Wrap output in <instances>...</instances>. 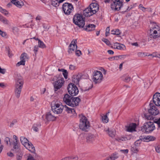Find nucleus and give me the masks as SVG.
I'll return each mask as SVG.
<instances>
[{
  "label": "nucleus",
  "instance_id": "1",
  "mask_svg": "<svg viewBox=\"0 0 160 160\" xmlns=\"http://www.w3.org/2000/svg\"><path fill=\"white\" fill-rule=\"evenodd\" d=\"M63 100L67 105L73 108L78 105L80 99L78 97H73L66 94L64 95Z\"/></svg>",
  "mask_w": 160,
  "mask_h": 160
},
{
  "label": "nucleus",
  "instance_id": "2",
  "mask_svg": "<svg viewBox=\"0 0 160 160\" xmlns=\"http://www.w3.org/2000/svg\"><path fill=\"white\" fill-rule=\"evenodd\" d=\"M79 127L81 130L87 132L90 127V124L88 119L83 114L79 115Z\"/></svg>",
  "mask_w": 160,
  "mask_h": 160
},
{
  "label": "nucleus",
  "instance_id": "3",
  "mask_svg": "<svg viewBox=\"0 0 160 160\" xmlns=\"http://www.w3.org/2000/svg\"><path fill=\"white\" fill-rule=\"evenodd\" d=\"M23 84V80L21 76L16 78L14 91L16 96L18 98L20 96Z\"/></svg>",
  "mask_w": 160,
  "mask_h": 160
},
{
  "label": "nucleus",
  "instance_id": "4",
  "mask_svg": "<svg viewBox=\"0 0 160 160\" xmlns=\"http://www.w3.org/2000/svg\"><path fill=\"white\" fill-rule=\"evenodd\" d=\"M73 23L79 28H83L85 25V18L82 15L76 14L73 18Z\"/></svg>",
  "mask_w": 160,
  "mask_h": 160
},
{
  "label": "nucleus",
  "instance_id": "5",
  "mask_svg": "<svg viewBox=\"0 0 160 160\" xmlns=\"http://www.w3.org/2000/svg\"><path fill=\"white\" fill-rule=\"evenodd\" d=\"M56 78H57L56 81L54 82L53 84L54 87L55 92L60 89L64 83V78L62 77V75L58 76H57Z\"/></svg>",
  "mask_w": 160,
  "mask_h": 160
},
{
  "label": "nucleus",
  "instance_id": "6",
  "mask_svg": "<svg viewBox=\"0 0 160 160\" xmlns=\"http://www.w3.org/2000/svg\"><path fill=\"white\" fill-rule=\"evenodd\" d=\"M64 106L62 104L58 103H55L52 102L51 104V109L52 111L56 114L61 113L64 109Z\"/></svg>",
  "mask_w": 160,
  "mask_h": 160
},
{
  "label": "nucleus",
  "instance_id": "7",
  "mask_svg": "<svg viewBox=\"0 0 160 160\" xmlns=\"http://www.w3.org/2000/svg\"><path fill=\"white\" fill-rule=\"evenodd\" d=\"M112 2L111 4L112 10L119 11L123 5V0H112Z\"/></svg>",
  "mask_w": 160,
  "mask_h": 160
},
{
  "label": "nucleus",
  "instance_id": "8",
  "mask_svg": "<svg viewBox=\"0 0 160 160\" xmlns=\"http://www.w3.org/2000/svg\"><path fill=\"white\" fill-rule=\"evenodd\" d=\"M155 128V127L153 122H148L144 124L142 128V130L146 132H151L153 131Z\"/></svg>",
  "mask_w": 160,
  "mask_h": 160
},
{
  "label": "nucleus",
  "instance_id": "9",
  "mask_svg": "<svg viewBox=\"0 0 160 160\" xmlns=\"http://www.w3.org/2000/svg\"><path fill=\"white\" fill-rule=\"evenodd\" d=\"M147 111L151 115L154 116L157 115L159 113V108L152 103H150Z\"/></svg>",
  "mask_w": 160,
  "mask_h": 160
},
{
  "label": "nucleus",
  "instance_id": "10",
  "mask_svg": "<svg viewBox=\"0 0 160 160\" xmlns=\"http://www.w3.org/2000/svg\"><path fill=\"white\" fill-rule=\"evenodd\" d=\"M68 90L69 94L72 96L77 95L78 93V88L74 84L69 83L68 87Z\"/></svg>",
  "mask_w": 160,
  "mask_h": 160
},
{
  "label": "nucleus",
  "instance_id": "11",
  "mask_svg": "<svg viewBox=\"0 0 160 160\" xmlns=\"http://www.w3.org/2000/svg\"><path fill=\"white\" fill-rule=\"evenodd\" d=\"M148 36L150 38L154 39L159 37H160V28L150 29L148 32Z\"/></svg>",
  "mask_w": 160,
  "mask_h": 160
},
{
  "label": "nucleus",
  "instance_id": "12",
  "mask_svg": "<svg viewBox=\"0 0 160 160\" xmlns=\"http://www.w3.org/2000/svg\"><path fill=\"white\" fill-rule=\"evenodd\" d=\"M102 78L103 75L102 73L100 71H97L93 75L92 80L94 82L97 84L100 83Z\"/></svg>",
  "mask_w": 160,
  "mask_h": 160
},
{
  "label": "nucleus",
  "instance_id": "13",
  "mask_svg": "<svg viewBox=\"0 0 160 160\" xmlns=\"http://www.w3.org/2000/svg\"><path fill=\"white\" fill-rule=\"evenodd\" d=\"M73 9V7L71 3L66 2L62 5L63 11L66 15L70 14Z\"/></svg>",
  "mask_w": 160,
  "mask_h": 160
},
{
  "label": "nucleus",
  "instance_id": "14",
  "mask_svg": "<svg viewBox=\"0 0 160 160\" xmlns=\"http://www.w3.org/2000/svg\"><path fill=\"white\" fill-rule=\"evenodd\" d=\"M77 41L76 39H73L71 42L68 47V52L69 53H72L74 52L77 49V46L76 44Z\"/></svg>",
  "mask_w": 160,
  "mask_h": 160
},
{
  "label": "nucleus",
  "instance_id": "15",
  "mask_svg": "<svg viewBox=\"0 0 160 160\" xmlns=\"http://www.w3.org/2000/svg\"><path fill=\"white\" fill-rule=\"evenodd\" d=\"M84 78V75L82 73H80L77 75H73L72 78V79L73 82L76 84H78L80 79Z\"/></svg>",
  "mask_w": 160,
  "mask_h": 160
},
{
  "label": "nucleus",
  "instance_id": "16",
  "mask_svg": "<svg viewBox=\"0 0 160 160\" xmlns=\"http://www.w3.org/2000/svg\"><path fill=\"white\" fill-rule=\"evenodd\" d=\"M152 100L156 106H160V93H156L153 96Z\"/></svg>",
  "mask_w": 160,
  "mask_h": 160
},
{
  "label": "nucleus",
  "instance_id": "17",
  "mask_svg": "<svg viewBox=\"0 0 160 160\" xmlns=\"http://www.w3.org/2000/svg\"><path fill=\"white\" fill-rule=\"evenodd\" d=\"M12 144L13 146L12 149V151L15 153H20L21 150L19 144L17 141H13Z\"/></svg>",
  "mask_w": 160,
  "mask_h": 160
},
{
  "label": "nucleus",
  "instance_id": "18",
  "mask_svg": "<svg viewBox=\"0 0 160 160\" xmlns=\"http://www.w3.org/2000/svg\"><path fill=\"white\" fill-rule=\"evenodd\" d=\"M112 48L114 49H117L120 50H124L125 48V46L122 44L118 42L113 43L112 46Z\"/></svg>",
  "mask_w": 160,
  "mask_h": 160
},
{
  "label": "nucleus",
  "instance_id": "19",
  "mask_svg": "<svg viewBox=\"0 0 160 160\" xmlns=\"http://www.w3.org/2000/svg\"><path fill=\"white\" fill-rule=\"evenodd\" d=\"M83 15L87 17H90L94 14L89 6L83 10Z\"/></svg>",
  "mask_w": 160,
  "mask_h": 160
},
{
  "label": "nucleus",
  "instance_id": "20",
  "mask_svg": "<svg viewBox=\"0 0 160 160\" xmlns=\"http://www.w3.org/2000/svg\"><path fill=\"white\" fill-rule=\"evenodd\" d=\"M89 7L94 14L99 10V6L96 3H92L89 5Z\"/></svg>",
  "mask_w": 160,
  "mask_h": 160
},
{
  "label": "nucleus",
  "instance_id": "21",
  "mask_svg": "<svg viewBox=\"0 0 160 160\" xmlns=\"http://www.w3.org/2000/svg\"><path fill=\"white\" fill-rule=\"evenodd\" d=\"M25 147L29 151L34 153V154H35V148L31 142H29L27 145H26Z\"/></svg>",
  "mask_w": 160,
  "mask_h": 160
},
{
  "label": "nucleus",
  "instance_id": "22",
  "mask_svg": "<svg viewBox=\"0 0 160 160\" xmlns=\"http://www.w3.org/2000/svg\"><path fill=\"white\" fill-rule=\"evenodd\" d=\"M143 111L144 118L146 120H152L153 119V117L152 115H150L149 113H146V112L148 111H147V109L146 108H144Z\"/></svg>",
  "mask_w": 160,
  "mask_h": 160
},
{
  "label": "nucleus",
  "instance_id": "23",
  "mask_svg": "<svg viewBox=\"0 0 160 160\" xmlns=\"http://www.w3.org/2000/svg\"><path fill=\"white\" fill-rule=\"evenodd\" d=\"M137 125L134 123H131L127 127V131L129 132H132L135 131Z\"/></svg>",
  "mask_w": 160,
  "mask_h": 160
},
{
  "label": "nucleus",
  "instance_id": "24",
  "mask_svg": "<svg viewBox=\"0 0 160 160\" xmlns=\"http://www.w3.org/2000/svg\"><path fill=\"white\" fill-rule=\"evenodd\" d=\"M95 139L96 137L94 135L89 134L86 137V141L88 143H92L95 141Z\"/></svg>",
  "mask_w": 160,
  "mask_h": 160
},
{
  "label": "nucleus",
  "instance_id": "25",
  "mask_svg": "<svg viewBox=\"0 0 160 160\" xmlns=\"http://www.w3.org/2000/svg\"><path fill=\"white\" fill-rule=\"evenodd\" d=\"M104 131L108 134L110 137L112 138L114 137L116 134V131L114 129L109 130V128H105Z\"/></svg>",
  "mask_w": 160,
  "mask_h": 160
},
{
  "label": "nucleus",
  "instance_id": "26",
  "mask_svg": "<svg viewBox=\"0 0 160 160\" xmlns=\"http://www.w3.org/2000/svg\"><path fill=\"white\" fill-rule=\"evenodd\" d=\"M46 118L48 121H53L55 120L56 117L49 112L46 114Z\"/></svg>",
  "mask_w": 160,
  "mask_h": 160
},
{
  "label": "nucleus",
  "instance_id": "27",
  "mask_svg": "<svg viewBox=\"0 0 160 160\" xmlns=\"http://www.w3.org/2000/svg\"><path fill=\"white\" fill-rule=\"evenodd\" d=\"M96 26L93 24H89L87 26L84 27V29L85 30L89 32L94 30L95 29Z\"/></svg>",
  "mask_w": 160,
  "mask_h": 160
},
{
  "label": "nucleus",
  "instance_id": "28",
  "mask_svg": "<svg viewBox=\"0 0 160 160\" xmlns=\"http://www.w3.org/2000/svg\"><path fill=\"white\" fill-rule=\"evenodd\" d=\"M64 110L66 111L67 113H71L73 114H75L76 115V113L75 112V111L74 109L72 108H69L67 107L66 105H65L64 106Z\"/></svg>",
  "mask_w": 160,
  "mask_h": 160
},
{
  "label": "nucleus",
  "instance_id": "29",
  "mask_svg": "<svg viewBox=\"0 0 160 160\" xmlns=\"http://www.w3.org/2000/svg\"><path fill=\"white\" fill-rule=\"evenodd\" d=\"M20 140L22 144L25 147L26 145H27L28 143L30 142L27 138L24 137H21Z\"/></svg>",
  "mask_w": 160,
  "mask_h": 160
},
{
  "label": "nucleus",
  "instance_id": "30",
  "mask_svg": "<svg viewBox=\"0 0 160 160\" xmlns=\"http://www.w3.org/2000/svg\"><path fill=\"white\" fill-rule=\"evenodd\" d=\"M41 125L40 123H37L33 124L32 126V129L33 130L37 132L38 131L39 129L40 128Z\"/></svg>",
  "mask_w": 160,
  "mask_h": 160
},
{
  "label": "nucleus",
  "instance_id": "31",
  "mask_svg": "<svg viewBox=\"0 0 160 160\" xmlns=\"http://www.w3.org/2000/svg\"><path fill=\"white\" fill-rule=\"evenodd\" d=\"M11 2L18 7L20 8L21 7L22 5L20 4V2L17 0H12L11 1Z\"/></svg>",
  "mask_w": 160,
  "mask_h": 160
},
{
  "label": "nucleus",
  "instance_id": "32",
  "mask_svg": "<svg viewBox=\"0 0 160 160\" xmlns=\"http://www.w3.org/2000/svg\"><path fill=\"white\" fill-rule=\"evenodd\" d=\"M35 154H34V153L33 154V155H32L30 154H28L27 156V159L26 160H35L34 157L35 156Z\"/></svg>",
  "mask_w": 160,
  "mask_h": 160
},
{
  "label": "nucleus",
  "instance_id": "33",
  "mask_svg": "<svg viewBox=\"0 0 160 160\" xmlns=\"http://www.w3.org/2000/svg\"><path fill=\"white\" fill-rule=\"evenodd\" d=\"M38 47L42 48H46V45L44 44V42L41 40H39L38 42Z\"/></svg>",
  "mask_w": 160,
  "mask_h": 160
},
{
  "label": "nucleus",
  "instance_id": "34",
  "mask_svg": "<svg viewBox=\"0 0 160 160\" xmlns=\"http://www.w3.org/2000/svg\"><path fill=\"white\" fill-rule=\"evenodd\" d=\"M122 78L123 80L126 82H128L131 79L129 75H123L122 76Z\"/></svg>",
  "mask_w": 160,
  "mask_h": 160
},
{
  "label": "nucleus",
  "instance_id": "35",
  "mask_svg": "<svg viewBox=\"0 0 160 160\" xmlns=\"http://www.w3.org/2000/svg\"><path fill=\"white\" fill-rule=\"evenodd\" d=\"M28 59L27 54L25 52L23 53L20 56V60H25Z\"/></svg>",
  "mask_w": 160,
  "mask_h": 160
},
{
  "label": "nucleus",
  "instance_id": "36",
  "mask_svg": "<svg viewBox=\"0 0 160 160\" xmlns=\"http://www.w3.org/2000/svg\"><path fill=\"white\" fill-rule=\"evenodd\" d=\"M160 28V27L157 25L155 22H152L151 23L150 29H157V28Z\"/></svg>",
  "mask_w": 160,
  "mask_h": 160
},
{
  "label": "nucleus",
  "instance_id": "37",
  "mask_svg": "<svg viewBox=\"0 0 160 160\" xmlns=\"http://www.w3.org/2000/svg\"><path fill=\"white\" fill-rule=\"evenodd\" d=\"M61 71L62 72V74L63 75L64 78L67 79L68 78V72L67 70L63 69H61Z\"/></svg>",
  "mask_w": 160,
  "mask_h": 160
},
{
  "label": "nucleus",
  "instance_id": "38",
  "mask_svg": "<svg viewBox=\"0 0 160 160\" xmlns=\"http://www.w3.org/2000/svg\"><path fill=\"white\" fill-rule=\"evenodd\" d=\"M111 33L113 35H119L120 34V32L119 29H116L115 30H112L111 31Z\"/></svg>",
  "mask_w": 160,
  "mask_h": 160
},
{
  "label": "nucleus",
  "instance_id": "39",
  "mask_svg": "<svg viewBox=\"0 0 160 160\" xmlns=\"http://www.w3.org/2000/svg\"><path fill=\"white\" fill-rule=\"evenodd\" d=\"M118 158L117 154L116 153H114L111 155V156L110 157L111 160H115Z\"/></svg>",
  "mask_w": 160,
  "mask_h": 160
},
{
  "label": "nucleus",
  "instance_id": "40",
  "mask_svg": "<svg viewBox=\"0 0 160 160\" xmlns=\"http://www.w3.org/2000/svg\"><path fill=\"white\" fill-rule=\"evenodd\" d=\"M102 119L103 122L105 123H107L108 121V119L107 115H104L102 116Z\"/></svg>",
  "mask_w": 160,
  "mask_h": 160
},
{
  "label": "nucleus",
  "instance_id": "41",
  "mask_svg": "<svg viewBox=\"0 0 160 160\" xmlns=\"http://www.w3.org/2000/svg\"><path fill=\"white\" fill-rule=\"evenodd\" d=\"M12 31L14 34H17L19 32V29L17 27H13L12 28Z\"/></svg>",
  "mask_w": 160,
  "mask_h": 160
},
{
  "label": "nucleus",
  "instance_id": "42",
  "mask_svg": "<svg viewBox=\"0 0 160 160\" xmlns=\"http://www.w3.org/2000/svg\"><path fill=\"white\" fill-rule=\"evenodd\" d=\"M21 61L20 62H18L16 64V66H19L20 65H24L25 64V61L22 60H20Z\"/></svg>",
  "mask_w": 160,
  "mask_h": 160
},
{
  "label": "nucleus",
  "instance_id": "43",
  "mask_svg": "<svg viewBox=\"0 0 160 160\" xmlns=\"http://www.w3.org/2000/svg\"><path fill=\"white\" fill-rule=\"evenodd\" d=\"M144 138L146 140H147V142H148L154 140L155 139V138L151 136L149 137V136H148V137L145 138Z\"/></svg>",
  "mask_w": 160,
  "mask_h": 160
},
{
  "label": "nucleus",
  "instance_id": "44",
  "mask_svg": "<svg viewBox=\"0 0 160 160\" xmlns=\"http://www.w3.org/2000/svg\"><path fill=\"white\" fill-rule=\"evenodd\" d=\"M4 142L7 145H11V143L10 141V139L8 137H6L5 138Z\"/></svg>",
  "mask_w": 160,
  "mask_h": 160
},
{
  "label": "nucleus",
  "instance_id": "45",
  "mask_svg": "<svg viewBox=\"0 0 160 160\" xmlns=\"http://www.w3.org/2000/svg\"><path fill=\"white\" fill-rule=\"evenodd\" d=\"M136 147V146H134L132 147L131 148V151L133 153H137L138 151V149Z\"/></svg>",
  "mask_w": 160,
  "mask_h": 160
},
{
  "label": "nucleus",
  "instance_id": "46",
  "mask_svg": "<svg viewBox=\"0 0 160 160\" xmlns=\"http://www.w3.org/2000/svg\"><path fill=\"white\" fill-rule=\"evenodd\" d=\"M102 40L107 45H110V41L107 39L105 38H102Z\"/></svg>",
  "mask_w": 160,
  "mask_h": 160
},
{
  "label": "nucleus",
  "instance_id": "47",
  "mask_svg": "<svg viewBox=\"0 0 160 160\" xmlns=\"http://www.w3.org/2000/svg\"><path fill=\"white\" fill-rule=\"evenodd\" d=\"M1 21L4 24H9V21L4 17L2 20Z\"/></svg>",
  "mask_w": 160,
  "mask_h": 160
},
{
  "label": "nucleus",
  "instance_id": "48",
  "mask_svg": "<svg viewBox=\"0 0 160 160\" xmlns=\"http://www.w3.org/2000/svg\"><path fill=\"white\" fill-rule=\"evenodd\" d=\"M142 140L141 139L138 140H137L134 142V144L136 146H138L141 143Z\"/></svg>",
  "mask_w": 160,
  "mask_h": 160
},
{
  "label": "nucleus",
  "instance_id": "49",
  "mask_svg": "<svg viewBox=\"0 0 160 160\" xmlns=\"http://www.w3.org/2000/svg\"><path fill=\"white\" fill-rule=\"evenodd\" d=\"M38 47L37 45H35L34 47L33 51L35 55L37 54V52L38 51Z\"/></svg>",
  "mask_w": 160,
  "mask_h": 160
},
{
  "label": "nucleus",
  "instance_id": "50",
  "mask_svg": "<svg viewBox=\"0 0 160 160\" xmlns=\"http://www.w3.org/2000/svg\"><path fill=\"white\" fill-rule=\"evenodd\" d=\"M155 150L156 152L158 153L160 152V145H158L155 147Z\"/></svg>",
  "mask_w": 160,
  "mask_h": 160
},
{
  "label": "nucleus",
  "instance_id": "51",
  "mask_svg": "<svg viewBox=\"0 0 160 160\" xmlns=\"http://www.w3.org/2000/svg\"><path fill=\"white\" fill-rule=\"evenodd\" d=\"M0 12L5 15H7L8 14V12L6 10L2 8L1 9V11H0Z\"/></svg>",
  "mask_w": 160,
  "mask_h": 160
},
{
  "label": "nucleus",
  "instance_id": "52",
  "mask_svg": "<svg viewBox=\"0 0 160 160\" xmlns=\"http://www.w3.org/2000/svg\"><path fill=\"white\" fill-rule=\"evenodd\" d=\"M154 122L158 125V127L160 128V118L159 119H156Z\"/></svg>",
  "mask_w": 160,
  "mask_h": 160
},
{
  "label": "nucleus",
  "instance_id": "53",
  "mask_svg": "<svg viewBox=\"0 0 160 160\" xmlns=\"http://www.w3.org/2000/svg\"><path fill=\"white\" fill-rule=\"evenodd\" d=\"M110 29L109 27H107L106 29L105 35L106 37L108 36L109 33Z\"/></svg>",
  "mask_w": 160,
  "mask_h": 160
},
{
  "label": "nucleus",
  "instance_id": "54",
  "mask_svg": "<svg viewBox=\"0 0 160 160\" xmlns=\"http://www.w3.org/2000/svg\"><path fill=\"white\" fill-rule=\"evenodd\" d=\"M69 68L71 70H74L76 68V67L75 66L72 65H69Z\"/></svg>",
  "mask_w": 160,
  "mask_h": 160
},
{
  "label": "nucleus",
  "instance_id": "55",
  "mask_svg": "<svg viewBox=\"0 0 160 160\" xmlns=\"http://www.w3.org/2000/svg\"><path fill=\"white\" fill-rule=\"evenodd\" d=\"M139 8L140 9H141L143 11H145L146 9V8H145L144 7H143L142 5V4H140L139 5Z\"/></svg>",
  "mask_w": 160,
  "mask_h": 160
},
{
  "label": "nucleus",
  "instance_id": "56",
  "mask_svg": "<svg viewBox=\"0 0 160 160\" xmlns=\"http://www.w3.org/2000/svg\"><path fill=\"white\" fill-rule=\"evenodd\" d=\"M119 59V58L118 57V56H115L113 57L112 58H110V60H118Z\"/></svg>",
  "mask_w": 160,
  "mask_h": 160
},
{
  "label": "nucleus",
  "instance_id": "57",
  "mask_svg": "<svg viewBox=\"0 0 160 160\" xmlns=\"http://www.w3.org/2000/svg\"><path fill=\"white\" fill-rule=\"evenodd\" d=\"M121 152H122L123 153H124L125 154H127L128 153V149H126L124 150H121Z\"/></svg>",
  "mask_w": 160,
  "mask_h": 160
},
{
  "label": "nucleus",
  "instance_id": "58",
  "mask_svg": "<svg viewBox=\"0 0 160 160\" xmlns=\"http://www.w3.org/2000/svg\"><path fill=\"white\" fill-rule=\"evenodd\" d=\"M76 54L78 56H80L81 54V52L79 50L76 51Z\"/></svg>",
  "mask_w": 160,
  "mask_h": 160
},
{
  "label": "nucleus",
  "instance_id": "59",
  "mask_svg": "<svg viewBox=\"0 0 160 160\" xmlns=\"http://www.w3.org/2000/svg\"><path fill=\"white\" fill-rule=\"evenodd\" d=\"M22 155L21 154H20V155H19L17 154V160H21L22 159Z\"/></svg>",
  "mask_w": 160,
  "mask_h": 160
},
{
  "label": "nucleus",
  "instance_id": "60",
  "mask_svg": "<svg viewBox=\"0 0 160 160\" xmlns=\"http://www.w3.org/2000/svg\"><path fill=\"white\" fill-rule=\"evenodd\" d=\"M17 122V121L16 120H13L12 122L11 123V124H10V127H12L13 126V125L16 123Z\"/></svg>",
  "mask_w": 160,
  "mask_h": 160
},
{
  "label": "nucleus",
  "instance_id": "61",
  "mask_svg": "<svg viewBox=\"0 0 160 160\" xmlns=\"http://www.w3.org/2000/svg\"><path fill=\"white\" fill-rule=\"evenodd\" d=\"M43 28L44 29V31H48L49 29V28H48V26H47V25H45L44 24H43Z\"/></svg>",
  "mask_w": 160,
  "mask_h": 160
},
{
  "label": "nucleus",
  "instance_id": "62",
  "mask_svg": "<svg viewBox=\"0 0 160 160\" xmlns=\"http://www.w3.org/2000/svg\"><path fill=\"white\" fill-rule=\"evenodd\" d=\"M148 56H152L153 57H156L158 58H160V54H158L156 55H154V54L153 55L152 54H151L150 55H148Z\"/></svg>",
  "mask_w": 160,
  "mask_h": 160
},
{
  "label": "nucleus",
  "instance_id": "63",
  "mask_svg": "<svg viewBox=\"0 0 160 160\" xmlns=\"http://www.w3.org/2000/svg\"><path fill=\"white\" fill-rule=\"evenodd\" d=\"M121 141H125L128 140V139L126 137H121Z\"/></svg>",
  "mask_w": 160,
  "mask_h": 160
},
{
  "label": "nucleus",
  "instance_id": "64",
  "mask_svg": "<svg viewBox=\"0 0 160 160\" xmlns=\"http://www.w3.org/2000/svg\"><path fill=\"white\" fill-rule=\"evenodd\" d=\"M0 35L2 37H4L6 35L5 32H4L0 30Z\"/></svg>",
  "mask_w": 160,
  "mask_h": 160
}]
</instances>
